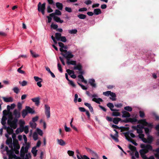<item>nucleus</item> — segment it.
<instances>
[{
    "instance_id": "obj_51",
    "label": "nucleus",
    "mask_w": 159,
    "mask_h": 159,
    "mask_svg": "<svg viewBox=\"0 0 159 159\" xmlns=\"http://www.w3.org/2000/svg\"><path fill=\"white\" fill-rule=\"evenodd\" d=\"M37 133L40 136H42L43 134L42 131L39 129L37 128L36 129Z\"/></svg>"
},
{
    "instance_id": "obj_38",
    "label": "nucleus",
    "mask_w": 159,
    "mask_h": 159,
    "mask_svg": "<svg viewBox=\"0 0 159 159\" xmlns=\"http://www.w3.org/2000/svg\"><path fill=\"white\" fill-rule=\"evenodd\" d=\"M153 140V138L152 136H148L147 139V143H151L152 142Z\"/></svg>"
},
{
    "instance_id": "obj_35",
    "label": "nucleus",
    "mask_w": 159,
    "mask_h": 159,
    "mask_svg": "<svg viewBox=\"0 0 159 159\" xmlns=\"http://www.w3.org/2000/svg\"><path fill=\"white\" fill-rule=\"evenodd\" d=\"M137 120L135 118H129L127 119V121L132 123L137 122Z\"/></svg>"
},
{
    "instance_id": "obj_15",
    "label": "nucleus",
    "mask_w": 159,
    "mask_h": 159,
    "mask_svg": "<svg viewBox=\"0 0 159 159\" xmlns=\"http://www.w3.org/2000/svg\"><path fill=\"white\" fill-rule=\"evenodd\" d=\"M123 114L122 117H129L130 116V113L125 111H122Z\"/></svg>"
},
{
    "instance_id": "obj_34",
    "label": "nucleus",
    "mask_w": 159,
    "mask_h": 159,
    "mask_svg": "<svg viewBox=\"0 0 159 159\" xmlns=\"http://www.w3.org/2000/svg\"><path fill=\"white\" fill-rule=\"evenodd\" d=\"M25 152L24 151V148L23 147L21 148L20 150V156L22 158H24L25 156Z\"/></svg>"
},
{
    "instance_id": "obj_63",
    "label": "nucleus",
    "mask_w": 159,
    "mask_h": 159,
    "mask_svg": "<svg viewBox=\"0 0 159 159\" xmlns=\"http://www.w3.org/2000/svg\"><path fill=\"white\" fill-rule=\"evenodd\" d=\"M65 10L68 12H72V9L71 8L66 7L65 8Z\"/></svg>"
},
{
    "instance_id": "obj_49",
    "label": "nucleus",
    "mask_w": 159,
    "mask_h": 159,
    "mask_svg": "<svg viewBox=\"0 0 159 159\" xmlns=\"http://www.w3.org/2000/svg\"><path fill=\"white\" fill-rule=\"evenodd\" d=\"M24 131L26 134H27L29 132V128L28 126H24Z\"/></svg>"
},
{
    "instance_id": "obj_17",
    "label": "nucleus",
    "mask_w": 159,
    "mask_h": 159,
    "mask_svg": "<svg viewBox=\"0 0 159 159\" xmlns=\"http://www.w3.org/2000/svg\"><path fill=\"white\" fill-rule=\"evenodd\" d=\"M66 63L68 65H72L76 66V61H75L70 60L66 61Z\"/></svg>"
},
{
    "instance_id": "obj_1",
    "label": "nucleus",
    "mask_w": 159,
    "mask_h": 159,
    "mask_svg": "<svg viewBox=\"0 0 159 159\" xmlns=\"http://www.w3.org/2000/svg\"><path fill=\"white\" fill-rule=\"evenodd\" d=\"M35 113V111L29 106H26L25 108L22 111V115L23 118L27 115L28 113L33 114Z\"/></svg>"
},
{
    "instance_id": "obj_40",
    "label": "nucleus",
    "mask_w": 159,
    "mask_h": 159,
    "mask_svg": "<svg viewBox=\"0 0 159 159\" xmlns=\"http://www.w3.org/2000/svg\"><path fill=\"white\" fill-rule=\"evenodd\" d=\"M112 115L114 116H120V112L116 111H113L112 113Z\"/></svg>"
},
{
    "instance_id": "obj_26",
    "label": "nucleus",
    "mask_w": 159,
    "mask_h": 159,
    "mask_svg": "<svg viewBox=\"0 0 159 159\" xmlns=\"http://www.w3.org/2000/svg\"><path fill=\"white\" fill-rule=\"evenodd\" d=\"M54 19L57 22H59L60 23H62L63 22V20H61L59 17L57 16H54Z\"/></svg>"
},
{
    "instance_id": "obj_55",
    "label": "nucleus",
    "mask_w": 159,
    "mask_h": 159,
    "mask_svg": "<svg viewBox=\"0 0 159 159\" xmlns=\"http://www.w3.org/2000/svg\"><path fill=\"white\" fill-rule=\"evenodd\" d=\"M66 71L67 72L69 75H70L71 74H74V72L73 70H70V69H67L66 70Z\"/></svg>"
},
{
    "instance_id": "obj_31",
    "label": "nucleus",
    "mask_w": 159,
    "mask_h": 159,
    "mask_svg": "<svg viewBox=\"0 0 159 159\" xmlns=\"http://www.w3.org/2000/svg\"><path fill=\"white\" fill-rule=\"evenodd\" d=\"M55 38L58 41H59L61 37V34L59 33H55Z\"/></svg>"
},
{
    "instance_id": "obj_21",
    "label": "nucleus",
    "mask_w": 159,
    "mask_h": 159,
    "mask_svg": "<svg viewBox=\"0 0 159 159\" xmlns=\"http://www.w3.org/2000/svg\"><path fill=\"white\" fill-rule=\"evenodd\" d=\"M13 114L15 117L16 118H18L20 117V113L19 111H18L16 109H15L14 110Z\"/></svg>"
},
{
    "instance_id": "obj_52",
    "label": "nucleus",
    "mask_w": 159,
    "mask_h": 159,
    "mask_svg": "<svg viewBox=\"0 0 159 159\" xmlns=\"http://www.w3.org/2000/svg\"><path fill=\"white\" fill-rule=\"evenodd\" d=\"M128 141L131 142L135 146H137L138 145L137 143L134 140H133L132 139H128Z\"/></svg>"
},
{
    "instance_id": "obj_12",
    "label": "nucleus",
    "mask_w": 159,
    "mask_h": 159,
    "mask_svg": "<svg viewBox=\"0 0 159 159\" xmlns=\"http://www.w3.org/2000/svg\"><path fill=\"white\" fill-rule=\"evenodd\" d=\"M61 12L58 10H56L55 13H52L49 15L51 17H53L55 15L60 16L61 15Z\"/></svg>"
},
{
    "instance_id": "obj_62",
    "label": "nucleus",
    "mask_w": 159,
    "mask_h": 159,
    "mask_svg": "<svg viewBox=\"0 0 159 159\" xmlns=\"http://www.w3.org/2000/svg\"><path fill=\"white\" fill-rule=\"evenodd\" d=\"M51 27L54 29L55 30L57 29L58 26L57 25L52 24L51 25Z\"/></svg>"
},
{
    "instance_id": "obj_39",
    "label": "nucleus",
    "mask_w": 159,
    "mask_h": 159,
    "mask_svg": "<svg viewBox=\"0 0 159 159\" xmlns=\"http://www.w3.org/2000/svg\"><path fill=\"white\" fill-rule=\"evenodd\" d=\"M77 32V30L76 29L69 30L68 32L70 34H76Z\"/></svg>"
},
{
    "instance_id": "obj_54",
    "label": "nucleus",
    "mask_w": 159,
    "mask_h": 159,
    "mask_svg": "<svg viewBox=\"0 0 159 159\" xmlns=\"http://www.w3.org/2000/svg\"><path fill=\"white\" fill-rule=\"evenodd\" d=\"M30 125L32 128H35L36 127V123L33 122H30Z\"/></svg>"
},
{
    "instance_id": "obj_3",
    "label": "nucleus",
    "mask_w": 159,
    "mask_h": 159,
    "mask_svg": "<svg viewBox=\"0 0 159 159\" xmlns=\"http://www.w3.org/2000/svg\"><path fill=\"white\" fill-rule=\"evenodd\" d=\"M140 147L142 148L141 150H143V152L148 153L150 151H152V147L150 144H141Z\"/></svg>"
},
{
    "instance_id": "obj_11",
    "label": "nucleus",
    "mask_w": 159,
    "mask_h": 159,
    "mask_svg": "<svg viewBox=\"0 0 159 159\" xmlns=\"http://www.w3.org/2000/svg\"><path fill=\"white\" fill-rule=\"evenodd\" d=\"M13 148L10 150H9L7 152V154L9 156V159H11L14 156H16L15 154H14L13 153V152L12 151Z\"/></svg>"
},
{
    "instance_id": "obj_10",
    "label": "nucleus",
    "mask_w": 159,
    "mask_h": 159,
    "mask_svg": "<svg viewBox=\"0 0 159 159\" xmlns=\"http://www.w3.org/2000/svg\"><path fill=\"white\" fill-rule=\"evenodd\" d=\"M40 98L39 97L34 98L31 99V100L35 103V105L38 106L40 103Z\"/></svg>"
},
{
    "instance_id": "obj_50",
    "label": "nucleus",
    "mask_w": 159,
    "mask_h": 159,
    "mask_svg": "<svg viewBox=\"0 0 159 159\" xmlns=\"http://www.w3.org/2000/svg\"><path fill=\"white\" fill-rule=\"evenodd\" d=\"M22 66L21 67H20L17 70V71L19 73H21V74H25V72L24 71L21 70V69L22 68Z\"/></svg>"
},
{
    "instance_id": "obj_42",
    "label": "nucleus",
    "mask_w": 159,
    "mask_h": 159,
    "mask_svg": "<svg viewBox=\"0 0 159 159\" xmlns=\"http://www.w3.org/2000/svg\"><path fill=\"white\" fill-rule=\"evenodd\" d=\"M77 16L79 18L81 19H85L86 16V15L83 14H79V15H78Z\"/></svg>"
},
{
    "instance_id": "obj_57",
    "label": "nucleus",
    "mask_w": 159,
    "mask_h": 159,
    "mask_svg": "<svg viewBox=\"0 0 159 159\" xmlns=\"http://www.w3.org/2000/svg\"><path fill=\"white\" fill-rule=\"evenodd\" d=\"M57 67H58V69L59 70V71L61 72V73L62 72V69L61 68V65L60 64V63H58Z\"/></svg>"
},
{
    "instance_id": "obj_9",
    "label": "nucleus",
    "mask_w": 159,
    "mask_h": 159,
    "mask_svg": "<svg viewBox=\"0 0 159 159\" xmlns=\"http://www.w3.org/2000/svg\"><path fill=\"white\" fill-rule=\"evenodd\" d=\"M125 136L126 138V139L128 140V139H132L130 137V136L132 138H134L135 137V135L132 133H129V132H127L125 133Z\"/></svg>"
},
{
    "instance_id": "obj_6",
    "label": "nucleus",
    "mask_w": 159,
    "mask_h": 159,
    "mask_svg": "<svg viewBox=\"0 0 159 159\" xmlns=\"http://www.w3.org/2000/svg\"><path fill=\"white\" fill-rule=\"evenodd\" d=\"M45 113L48 118L50 117V107L49 105L45 104Z\"/></svg>"
},
{
    "instance_id": "obj_36",
    "label": "nucleus",
    "mask_w": 159,
    "mask_h": 159,
    "mask_svg": "<svg viewBox=\"0 0 159 159\" xmlns=\"http://www.w3.org/2000/svg\"><path fill=\"white\" fill-rule=\"evenodd\" d=\"M30 53L32 57L34 58H36L39 57V55L33 52L32 50H30Z\"/></svg>"
},
{
    "instance_id": "obj_5",
    "label": "nucleus",
    "mask_w": 159,
    "mask_h": 159,
    "mask_svg": "<svg viewBox=\"0 0 159 159\" xmlns=\"http://www.w3.org/2000/svg\"><path fill=\"white\" fill-rule=\"evenodd\" d=\"M61 54L66 59V61L70 60V58H72L74 57L73 55L72 54L70 51L66 53H61Z\"/></svg>"
},
{
    "instance_id": "obj_18",
    "label": "nucleus",
    "mask_w": 159,
    "mask_h": 159,
    "mask_svg": "<svg viewBox=\"0 0 159 159\" xmlns=\"http://www.w3.org/2000/svg\"><path fill=\"white\" fill-rule=\"evenodd\" d=\"M95 81L94 79H91L89 81V83L90 85L93 87L95 88L96 86V84L95 83Z\"/></svg>"
},
{
    "instance_id": "obj_25",
    "label": "nucleus",
    "mask_w": 159,
    "mask_h": 159,
    "mask_svg": "<svg viewBox=\"0 0 159 159\" xmlns=\"http://www.w3.org/2000/svg\"><path fill=\"white\" fill-rule=\"evenodd\" d=\"M121 120V119L120 118L116 117L113 119L112 121L114 124L117 125L118 124L119 122Z\"/></svg>"
},
{
    "instance_id": "obj_23",
    "label": "nucleus",
    "mask_w": 159,
    "mask_h": 159,
    "mask_svg": "<svg viewBox=\"0 0 159 159\" xmlns=\"http://www.w3.org/2000/svg\"><path fill=\"white\" fill-rule=\"evenodd\" d=\"M57 141L58 143L61 146H63L66 144L65 142L62 139H57Z\"/></svg>"
},
{
    "instance_id": "obj_64",
    "label": "nucleus",
    "mask_w": 159,
    "mask_h": 159,
    "mask_svg": "<svg viewBox=\"0 0 159 159\" xmlns=\"http://www.w3.org/2000/svg\"><path fill=\"white\" fill-rule=\"evenodd\" d=\"M39 118V117L38 116H36L34 117L32 119V121L33 122H34L36 121H37Z\"/></svg>"
},
{
    "instance_id": "obj_29",
    "label": "nucleus",
    "mask_w": 159,
    "mask_h": 159,
    "mask_svg": "<svg viewBox=\"0 0 159 159\" xmlns=\"http://www.w3.org/2000/svg\"><path fill=\"white\" fill-rule=\"evenodd\" d=\"M92 101H93L95 102L96 103H98V104H100V102H102L103 101L102 99L100 98H98V99H96L95 98H93L92 99Z\"/></svg>"
},
{
    "instance_id": "obj_32",
    "label": "nucleus",
    "mask_w": 159,
    "mask_h": 159,
    "mask_svg": "<svg viewBox=\"0 0 159 159\" xmlns=\"http://www.w3.org/2000/svg\"><path fill=\"white\" fill-rule=\"evenodd\" d=\"M78 159H90V158L86 155H84L83 156H79L78 155H77Z\"/></svg>"
},
{
    "instance_id": "obj_22",
    "label": "nucleus",
    "mask_w": 159,
    "mask_h": 159,
    "mask_svg": "<svg viewBox=\"0 0 159 159\" xmlns=\"http://www.w3.org/2000/svg\"><path fill=\"white\" fill-rule=\"evenodd\" d=\"M3 99L4 101L6 102H11L13 101V99L11 97L9 98L3 97Z\"/></svg>"
},
{
    "instance_id": "obj_7",
    "label": "nucleus",
    "mask_w": 159,
    "mask_h": 159,
    "mask_svg": "<svg viewBox=\"0 0 159 159\" xmlns=\"http://www.w3.org/2000/svg\"><path fill=\"white\" fill-rule=\"evenodd\" d=\"M139 153L141 157L143 159H155L153 156H151L149 158L147 157L145 155L146 153L143 152V150H140L139 151Z\"/></svg>"
},
{
    "instance_id": "obj_8",
    "label": "nucleus",
    "mask_w": 159,
    "mask_h": 159,
    "mask_svg": "<svg viewBox=\"0 0 159 159\" xmlns=\"http://www.w3.org/2000/svg\"><path fill=\"white\" fill-rule=\"evenodd\" d=\"M141 123L144 126H148V127L152 128L153 127V125L152 123H148L146 120V119H142L140 120Z\"/></svg>"
},
{
    "instance_id": "obj_33",
    "label": "nucleus",
    "mask_w": 159,
    "mask_h": 159,
    "mask_svg": "<svg viewBox=\"0 0 159 159\" xmlns=\"http://www.w3.org/2000/svg\"><path fill=\"white\" fill-rule=\"evenodd\" d=\"M31 152L34 156H36L37 155V150H36V147H34L33 148Z\"/></svg>"
},
{
    "instance_id": "obj_41",
    "label": "nucleus",
    "mask_w": 159,
    "mask_h": 159,
    "mask_svg": "<svg viewBox=\"0 0 159 159\" xmlns=\"http://www.w3.org/2000/svg\"><path fill=\"white\" fill-rule=\"evenodd\" d=\"M129 148L131 151H135L136 149V148L135 147L131 144L129 145Z\"/></svg>"
},
{
    "instance_id": "obj_61",
    "label": "nucleus",
    "mask_w": 159,
    "mask_h": 159,
    "mask_svg": "<svg viewBox=\"0 0 159 159\" xmlns=\"http://www.w3.org/2000/svg\"><path fill=\"white\" fill-rule=\"evenodd\" d=\"M8 114V111L6 110H5L3 111V115L4 116H6Z\"/></svg>"
},
{
    "instance_id": "obj_19",
    "label": "nucleus",
    "mask_w": 159,
    "mask_h": 159,
    "mask_svg": "<svg viewBox=\"0 0 159 159\" xmlns=\"http://www.w3.org/2000/svg\"><path fill=\"white\" fill-rule=\"evenodd\" d=\"M110 136L111 138L116 142H118L119 141V140L118 139V135L117 136H115V134L114 135H113L112 134H110Z\"/></svg>"
},
{
    "instance_id": "obj_27",
    "label": "nucleus",
    "mask_w": 159,
    "mask_h": 159,
    "mask_svg": "<svg viewBox=\"0 0 159 159\" xmlns=\"http://www.w3.org/2000/svg\"><path fill=\"white\" fill-rule=\"evenodd\" d=\"M57 7L60 10H61L63 8V5L60 2H57L56 4Z\"/></svg>"
},
{
    "instance_id": "obj_56",
    "label": "nucleus",
    "mask_w": 159,
    "mask_h": 159,
    "mask_svg": "<svg viewBox=\"0 0 159 159\" xmlns=\"http://www.w3.org/2000/svg\"><path fill=\"white\" fill-rule=\"evenodd\" d=\"M111 92V91H108L106 92H103V94L106 96H108L110 95Z\"/></svg>"
},
{
    "instance_id": "obj_60",
    "label": "nucleus",
    "mask_w": 159,
    "mask_h": 159,
    "mask_svg": "<svg viewBox=\"0 0 159 159\" xmlns=\"http://www.w3.org/2000/svg\"><path fill=\"white\" fill-rule=\"evenodd\" d=\"M47 12L48 13H50L53 11V10L51 8L50 6H48L47 7Z\"/></svg>"
},
{
    "instance_id": "obj_28",
    "label": "nucleus",
    "mask_w": 159,
    "mask_h": 159,
    "mask_svg": "<svg viewBox=\"0 0 159 159\" xmlns=\"http://www.w3.org/2000/svg\"><path fill=\"white\" fill-rule=\"evenodd\" d=\"M112 98H110V99H111L112 101H115L116 100V96L115 93L113 92H111L110 95Z\"/></svg>"
},
{
    "instance_id": "obj_47",
    "label": "nucleus",
    "mask_w": 159,
    "mask_h": 159,
    "mask_svg": "<svg viewBox=\"0 0 159 159\" xmlns=\"http://www.w3.org/2000/svg\"><path fill=\"white\" fill-rule=\"evenodd\" d=\"M33 138L34 140L35 141L36 140L38 139V135L36 133L34 132L33 133Z\"/></svg>"
},
{
    "instance_id": "obj_24",
    "label": "nucleus",
    "mask_w": 159,
    "mask_h": 159,
    "mask_svg": "<svg viewBox=\"0 0 159 159\" xmlns=\"http://www.w3.org/2000/svg\"><path fill=\"white\" fill-rule=\"evenodd\" d=\"M101 13L102 11L100 9H95L94 10L93 13L95 15H98Z\"/></svg>"
},
{
    "instance_id": "obj_43",
    "label": "nucleus",
    "mask_w": 159,
    "mask_h": 159,
    "mask_svg": "<svg viewBox=\"0 0 159 159\" xmlns=\"http://www.w3.org/2000/svg\"><path fill=\"white\" fill-rule=\"evenodd\" d=\"M124 109L125 110L129 112L132 111V107L129 106L125 107Z\"/></svg>"
},
{
    "instance_id": "obj_37",
    "label": "nucleus",
    "mask_w": 159,
    "mask_h": 159,
    "mask_svg": "<svg viewBox=\"0 0 159 159\" xmlns=\"http://www.w3.org/2000/svg\"><path fill=\"white\" fill-rule=\"evenodd\" d=\"M6 116H3L2 119L1 123L2 125H4L6 123V120H7Z\"/></svg>"
},
{
    "instance_id": "obj_16",
    "label": "nucleus",
    "mask_w": 159,
    "mask_h": 159,
    "mask_svg": "<svg viewBox=\"0 0 159 159\" xmlns=\"http://www.w3.org/2000/svg\"><path fill=\"white\" fill-rule=\"evenodd\" d=\"M82 66L80 63H78L74 67L73 69L75 70H82Z\"/></svg>"
},
{
    "instance_id": "obj_59",
    "label": "nucleus",
    "mask_w": 159,
    "mask_h": 159,
    "mask_svg": "<svg viewBox=\"0 0 159 159\" xmlns=\"http://www.w3.org/2000/svg\"><path fill=\"white\" fill-rule=\"evenodd\" d=\"M139 116L142 118L144 117L145 116V114L143 111H139Z\"/></svg>"
},
{
    "instance_id": "obj_48",
    "label": "nucleus",
    "mask_w": 159,
    "mask_h": 159,
    "mask_svg": "<svg viewBox=\"0 0 159 159\" xmlns=\"http://www.w3.org/2000/svg\"><path fill=\"white\" fill-rule=\"evenodd\" d=\"M34 80L36 82H39L40 81L43 80L42 79H41L40 78H39V77H38V76H34Z\"/></svg>"
},
{
    "instance_id": "obj_45",
    "label": "nucleus",
    "mask_w": 159,
    "mask_h": 159,
    "mask_svg": "<svg viewBox=\"0 0 159 159\" xmlns=\"http://www.w3.org/2000/svg\"><path fill=\"white\" fill-rule=\"evenodd\" d=\"M7 132L8 134H12L13 133V130L12 128L9 127V128H8V129H7Z\"/></svg>"
},
{
    "instance_id": "obj_2",
    "label": "nucleus",
    "mask_w": 159,
    "mask_h": 159,
    "mask_svg": "<svg viewBox=\"0 0 159 159\" xmlns=\"http://www.w3.org/2000/svg\"><path fill=\"white\" fill-rule=\"evenodd\" d=\"M12 120V117H10L8 120L7 123L11 127L15 129L17 126V123L18 120L16 119H14L13 120Z\"/></svg>"
},
{
    "instance_id": "obj_30",
    "label": "nucleus",
    "mask_w": 159,
    "mask_h": 159,
    "mask_svg": "<svg viewBox=\"0 0 159 159\" xmlns=\"http://www.w3.org/2000/svg\"><path fill=\"white\" fill-rule=\"evenodd\" d=\"M14 148L13 150H19L20 148V146L17 142L13 143Z\"/></svg>"
},
{
    "instance_id": "obj_20",
    "label": "nucleus",
    "mask_w": 159,
    "mask_h": 159,
    "mask_svg": "<svg viewBox=\"0 0 159 159\" xmlns=\"http://www.w3.org/2000/svg\"><path fill=\"white\" fill-rule=\"evenodd\" d=\"M84 104L89 108L91 112H93V107L91 106L90 104L87 102H85Z\"/></svg>"
},
{
    "instance_id": "obj_53",
    "label": "nucleus",
    "mask_w": 159,
    "mask_h": 159,
    "mask_svg": "<svg viewBox=\"0 0 159 159\" xmlns=\"http://www.w3.org/2000/svg\"><path fill=\"white\" fill-rule=\"evenodd\" d=\"M59 41L63 42H66V41L67 40L66 37L65 36H63L61 37Z\"/></svg>"
},
{
    "instance_id": "obj_4",
    "label": "nucleus",
    "mask_w": 159,
    "mask_h": 159,
    "mask_svg": "<svg viewBox=\"0 0 159 159\" xmlns=\"http://www.w3.org/2000/svg\"><path fill=\"white\" fill-rule=\"evenodd\" d=\"M45 3H43L42 4L40 2H39L38 6V10L39 11H41L43 15L44 14V10L45 9Z\"/></svg>"
},
{
    "instance_id": "obj_44",
    "label": "nucleus",
    "mask_w": 159,
    "mask_h": 159,
    "mask_svg": "<svg viewBox=\"0 0 159 159\" xmlns=\"http://www.w3.org/2000/svg\"><path fill=\"white\" fill-rule=\"evenodd\" d=\"M12 90L13 91L14 93H16V94L18 93L20 91L19 88L17 87H14L13 89Z\"/></svg>"
},
{
    "instance_id": "obj_13",
    "label": "nucleus",
    "mask_w": 159,
    "mask_h": 159,
    "mask_svg": "<svg viewBox=\"0 0 159 159\" xmlns=\"http://www.w3.org/2000/svg\"><path fill=\"white\" fill-rule=\"evenodd\" d=\"M6 143L9 145V147L11 148H12V139L11 138H8L6 140Z\"/></svg>"
},
{
    "instance_id": "obj_14",
    "label": "nucleus",
    "mask_w": 159,
    "mask_h": 159,
    "mask_svg": "<svg viewBox=\"0 0 159 159\" xmlns=\"http://www.w3.org/2000/svg\"><path fill=\"white\" fill-rule=\"evenodd\" d=\"M107 106L110 108L111 110L112 111H118L119 110L114 109L112 108L114 107V106L113 103L109 102L107 104Z\"/></svg>"
},
{
    "instance_id": "obj_46",
    "label": "nucleus",
    "mask_w": 159,
    "mask_h": 159,
    "mask_svg": "<svg viewBox=\"0 0 159 159\" xmlns=\"http://www.w3.org/2000/svg\"><path fill=\"white\" fill-rule=\"evenodd\" d=\"M19 83L22 86H24L27 85V82L26 81L23 80L22 82H21L20 81L19 82Z\"/></svg>"
},
{
    "instance_id": "obj_58",
    "label": "nucleus",
    "mask_w": 159,
    "mask_h": 159,
    "mask_svg": "<svg viewBox=\"0 0 159 159\" xmlns=\"http://www.w3.org/2000/svg\"><path fill=\"white\" fill-rule=\"evenodd\" d=\"M67 153L70 156H73L74 155V152L72 151L68 150L67 151Z\"/></svg>"
}]
</instances>
